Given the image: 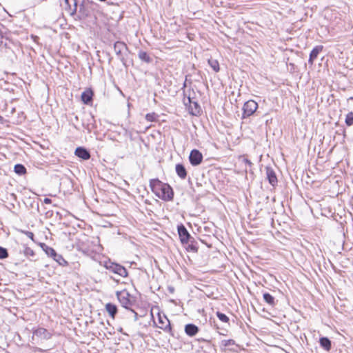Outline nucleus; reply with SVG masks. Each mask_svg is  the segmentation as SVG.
Instances as JSON below:
<instances>
[{
    "label": "nucleus",
    "instance_id": "nucleus-9",
    "mask_svg": "<svg viewBox=\"0 0 353 353\" xmlns=\"http://www.w3.org/2000/svg\"><path fill=\"white\" fill-rule=\"evenodd\" d=\"M203 156L202 153L197 149L191 150L189 155V161L192 166H197L203 161Z\"/></svg>",
    "mask_w": 353,
    "mask_h": 353
},
{
    "label": "nucleus",
    "instance_id": "nucleus-38",
    "mask_svg": "<svg viewBox=\"0 0 353 353\" xmlns=\"http://www.w3.org/2000/svg\"><path fill=\"white\" fill-rule=\"evenodd\" d=\"M23 233L29 238L32 241H34V234L33 232H30V231H24Z\"/></svg>",
    "mask_w": 353,
    "mask_h": 353
},
{
    "label": "nucleus",
    "instance_id": "nucleus-10",
    "mask_svg": "<svg viewBox=\"0 0 353 353\" xmlns=\"http://www.w3.org/2000/svg\"><path fill=\"white\" fill-rule=\"evenodd\" d=\"M114 50L118 58L124 63L125 60L123 56V52L128 51L127 45L123 41H116L114 43Z\"/></svg>",
    "mask_w": 353,
    "mask_h": 353
},
{
    "label": "nucleus",
    "instance_id": "nucleus-1",
    "mask_svg": "<svg viewBox=\"0 0 353 353\" xmlns=\"http://www.w3.org/2000/svg\"><path fill=\"white\" fill-rule=\"evenodd\" d=\"M116 295L121 305L128 310H131L132 307L135 304V298L127 290L117 291Z\"/></svg>",
    "mask_w": 353,
    "mask_h": 353
},
{
    "label": "nucleus",
    "instance_id": "nucleus-11",
    "mask_svg": "<svg viewBox=\"0 0 353 353\" xmlns=\"http://www.w3.org/2000/svg\"><path fill=\"white\" fill-rule=\"evenodd\" d=\"M158 321L159 323L161 324V325L159 326V328L166 332L171 333L172 327L170 322L164 314H161V313H158Z\"/></svg>",
    "mask_w": 353,
    "mask_h": 353
},
{
    "label": "nucleus",
    "instance_id": "nucleus-3",
    "mask_svg": "<svg viewBox=\"0 0 353 353\" xmlns=\"http://www.w3.org/2000/svg\"><path fill=\"white\" fill-rule=\"evenodd\" d=\"M105 267L110 272L117 274L121 276V277H126L128 274L126 268L124 266L117 263H113L110 261L106 262L105 264Z\"/></svg>",
    "mask_w": 353,
    "mask_h": 353
},
{
    "label": "nucleus",
    "instance_id": "nucleus-27",
    "mask_svg": "<svg viewBox=\"0 0 353 353\" xmlns=\"http://www.w3.org/2000/svg\"><path fill=\"white\" fill-rule=\"evenodd\" d=\"M138 57L142 61L147 63H150L152 61V59L150 57L149 54L145 51L139 50L138 52Z\"/></svg>",
    "mask_w": 353,
    "mask_h": 353
},
{
    "label": "nucleus",
    "instance_id": "nucleus-43",
    "mask_svg": "<svg viewBox=\"0 0 353 353\" xmlns=\"http://www.w3.org/2000/svg\"><path fill=\"white\" fill-rule=\"evenodd\" d=\"M3 43V35H1V36L0 37V47H1V46H2Z\"/></svg>",
    "mask_w": 353,
    "mask_h": 353
},
{
    "label": "nucleus",
    "instance_id": "nucleus-12",
    "mask_svg": "<svg viewBox=\"0 0 353 353\" xmlns=\"http://www.w3.org/2000/svg\"><path fill=\"white\" fill-rule=\"evenodd\" d=\"M78 5V0H64V9L71 16H74L75 14H77Z\"/></svg>",
    "mask_w": 353,
    "mask_h": 353
},
{
    "label": "nucleus",
    "instance_id": "nucleus-39",
    "mask_svg": "<svg viewBox=\"0 0 353 353\" xmlns=\"http://www.w3.org/2000/svg\"><path fill=\"white\" fill-rule=\"evenodd\" d=\"M129 310L131 311L132 313H134V319L135 321H137L138 320V314L132 308H131V310Z\"/></svg>",
    "mask_w": 353,
    "mask_h": 353
},
{
    "label": "nucleus",
    "instance_id": "nucleus-6",
    "mask_svg": "<svg viewBox=\"0 0 353 353\" xmlns=\"http://www.w3.org/2000/svg\"><path fill=\"white\" fill-rule=\"evenodd\" d=\"M258 108V104L254 100L246 101L243 106L242 118L245 119L253 114Z\"/></svg>",
    "mask_w": 353,
    "mask_h": 353
},
{
    "label": "nucleus",
    "instance_id": "nucleus-15",
    "mask_svg": "<svg viewBox=\"0 0 353 353\" xmlns=\"http://www.w3.org/2000/svg\"><path fill=\"white\" fill-rule=\"evenodd\" d=\"M94 92L92 88L85 89L81 95V99L85 105H92L93 102Z\"/></svg>",
    "mask_w": 353,
    "mask_h": 353
},
{
    "label": "nucleus",
    "instance_id": "nucleus-25",
    "mask_svg": "<svg viewBox=\"0 0 353 353\" xmlns=\"http://www.w3.org/2000/svg\"><path fill=\"white\" fill-rule=\"evenodd\" d=\"M40 247L43 250V251L51 258L53 257L56 254V250L52 248V247L48 246L45 243H39Z\"/></svg>",
    "mask_w": 353,
    "mask_h": 353
},
{
    "label": "nucleus",
    "instance_id": "nucleus-42",
    "mask_svg": "<svg viewBox=\"0 0 353 353\" xmlns=\"http://www.w3.org/2000/svg\"><path fill=\"white\" fill-rule=\"evenodd\" d=\"M5 121L4 118L0 115V123L3 124Z\"/></svg>",
    "mask_w": 353,
    "mask_h": 353
},
{
    "label": "nucleus",
    "instance_id": "nucleus-36",
    "mask_svg": "<svg viewBox=\"0 0 353 353\" xmlns=\"http://www.w3.org/2000/svg\"><path fill=\"white\" fill-rule=\"evenodd\" d=\"M189 77H190V75H186L185 76V81H184V83L183 84V87H182L183 90H184L185 88H186L188 83H189L190 84L192 83V80L188 79ZM183 94H184V96L185 97V90H183Z\"/></svg>",
    "mask_w": 353,
    "mask_h": 353
},
{
    "label": "nucleus",
    "instance_id": "nucleus-50",
    "mask_svg": "<svg viewBox=\"0 0 353 353\" xmlns=\"http://www.w3.org/2000/svg\"><path fill=\"white\" fill-rule=\"evenodd\" d=\"M349 99L353 100V97H351Z\"/></svg>",
    "mask_w": 353,
    "mask_h": 353
},
{
    "label": "nucleus",
    "instance_id": "nucleus-29",
    "mask_svg": "<svg viewBox=\"0 0 353 353\" xmlns=\"http://www.w3.org/2000/svg\"><path fill=\"white\" fill-rule=\"evenodd\" d=\"M59 265L65 267L67 266L68 263L64 259L62 255L56 252L55 255L52 257Z\"/></svg>",
    "mask_w": 353,
    "mask_h": 353
},
{
    "label": "nucleus",
    "instance_id": "nucleus-31",
    "mask_svg": "<svg viewBox=\"0 0 353 353\" xmlns=\"http://www.w3.org/2000/svg\"><path fill=\"white\" fill-rule=\"evenodd\" d=\"M345 123L348 127L352 126L353 125V112H349L346 114Z\"/></svg>",
    "mask_w": 353,
    "mask_h": 353
},
{
    "label": "nucleus",
    "instance_id": "nucleus-7",
    "mask_svg": "<svg viewBox=\"0 0 353 353\" xmlns=\"http://www.w3.org/2000/svg\"><path fill=\"white\" fill-rule=\"evenodd\" d=\"M158 197L164 201H170L174 198V190L168 184L165 183L159 193Z\"/></svg>",
    "mask_w": 353,
    "mask_h": 353
},
{
    "label": "nucleus",
    "instance_id": "nucleus-47",
    "mask_svg": "<svg viewBox=\"0 0 353 353\" xmlns=\"http://www.w3.org/2000/svg\"><path fill=\"white\" fill-rule=\"evenodd\" d=\"M169 290L172 292L174 291V288H169Z\"/></svg>",
    "mask_w": 353,
    "mask_h": 353
},
{
    "label": "nucleus",
    "instance_id": "nucleus-49",
    "mask_svg": "<svg viewBox=\"0 0 353 353\" xmlns=\"http://www.w3.org/2000/svg\"><path fill=\"white\" fill-rule=\"evenodd\" d=\"M120 332L123 333V328L121 327Z\"/></svg>",
    "mask_w": 353,
    "mask_h": 353
},
{
    "label": "nucleus",
    "instance_id": "nucleus-19",
    "mask_svg": "<svg viewBox=\"0 0 353 353\" xmlns=\"http://www.w3.org/2000/svg\"><path fill=\"white\" fill-rule=\"evenodd\" d=\"M323 46H316L313 49L311 50L308 59V63L311 65H313L314 61L317 58L319 54L323 50Z\"/></svg>",
    "mask_w": 353,
    "mask_h": 353
},
{
    "label": "nucleus",
    "instance_id": "nucleus-13",
    "mask_svg": "<svg viewBox=\"0 0 353 353\" xmlns=\"http://www.w3.org/2000/svg\"><path fill=\"white\" fill-rule=\"evenodd\" d=\"M32 334L42 340H48L52 336V334L50 331L41 327L33 328Z\"/></svg>",
    "mask_w": 353,
    "mask_h": 353
},
{
    "label": "nucleus",
    "instance_id": "nucleus-5",
    "mask_svg": "<svg viewBox=\"0 0 353 353\" xmlns=\"http://www.w3.org/2000/svg\"><path fill=\"white\" fill-rule=\"evenodd\" d=\"M82 125L88 132H91L97 128L96 121L92 113L85 114L82 119Z\"/></svg>",
    "mask_w": 353,
    "mask_h": 353
},
{
    "label": "nucleus",
    "instance_id": "nucleus-28",
    "mask_svg": "<svg viewBox=\"0 0 353 353\" xmlns=\"http://www.w3.org/2000/svg\"><path fill=\"white\" fill-rule=\"evenodd\" d=\"M14 172L17 174H18L19 176H22V175H24L26 173L27 170H26V167L23 164L17 163L14 167Z\"/></svg>",
    "mask_w": 353,
    "mask_h": 353
},
{
    "label": "nucleus",
    "instance_id": "nucleus-37",
    "mask_svg": "<svg viewBox=\"0 0 353 353\" xmlns=\"http://www.w3.org/2000/svg\"><path fill=\"white\" fill-rule=\"evenodd\" d=\"M48 351V350H44V349H42V348L38 347H33L34 352L47 353Z\"/></svg>",
    "mask_w": 353,
    "mask_h": 353
},
{
    "label": "nucleus",
    "instance_id": "nucleus-32",
    "mask_svg": "<svg viewBox=\"0 0 353 353\" xmlns=\"http://www.w3.org/2000/svg\"><path fill=\"white\" fill-rule=\"evenodd\" d=\"M216 315L217 318L221 321H222L223 323H228L229 321V320H230L229 317L226 314H223V313H222V312H221L219 311H217L216 312Z\"/></svg>",
    "mask_w": 353,
    "mask_h": 353
},
{
    "label": "nucleus",
    "instance_id": "nucleus-33",
    "mask_svg": "<svg viewBox=\"0 0 353 353\" xmlns=\"http://www.w3.org/2000/svg\"><path fill=\"white\" fill-rule=\"evenodd\" d=\"M158 115L154 112L148 113L145 115V119L150 122L157 121Z\"/></svg>",
    "mask_w": 353,
    "mask_h": 353
},
{
    "label": "nucleus",
    "instance_id": "nucleus-18",
    "mask_svg": "<svg viewBox=\"0 0 353 353\" xmlns=\"http://www.w3.org/2000/svg\"><path fill=\"white\" fill-rule=\"evenodd\" d=\"M74 154L81 159L82 160H88L90 158V151L82 146H79L75 149Z\"/></svg>",
    "mask_w": 353,
    "mask_h": 353
},
{
    "label": "nucleus",
    "instance_id": "nucleus-35",
    "mask_svg": "<svg viewBox=\"0 0 353 353\" xmlns=\"http://www.w3.org/2000/svg\"><path fill=\"white\" fill-rule=\"evenodd\" d=\"M23 254L26 256H32L34 257L35 256V253L32 249L29 247L26 246L23 250Z\"/></svg>",
    "mask_w": 353,
    "mask_h": 353
},
{
    "label": "nucleus",
    "instance_id": "nucleus-4",
    "mask_svg": "<svg viewBox=\"0 0 353 353\" xmlns=\"http://www.w3.org/2000/svg\"><path fill=\"white\" fill-rule=\"evenodd\" d=\"M183 103L185 105H189V112L192 115L198 116L201 112V108L200 105L197 101H192V99L190 96H188L187 97H184Z\"/></svg>",
    "mask_w": 353,
    "mask_h": 353
},
{
    "label": "nucleus",
    "instance_id": "nucleus-51",
    "mask_svg": "<svg viewBox=\"0 0 353 353\" xmlns=\"http://www.w3.org/2000/svg\"><path fill=\"white\" fill-rule=\"evenodd\" d=\"M39 203H37V210H39Z\"/></svg>",
    "mask_w": 353,
    "mask_h": 353
},
{
    "label": "nucleus",
    "instance_id": "nucleus-45",
    "mask_svg": "<svg viewBox=\"0 0 353 353\" xmlns=\"http://www.w3.org/2000/svg\"><path fill=\"white\" fill-rule=\"evenodd\" d=\"M10 196H11L14 199H16V198H17L16 194H14V193H12V194H10Z\"/></svg>",
    "mask_w": 353,
    "mask_h": 353
},
{
    "label": "nucleus",
    "instance_id": "nucleus-21",
    "mask_svg": "<svg viewBox=\"0 0 353 353\" xmlns=\"http://www.w3.org/2000/svg\"><path fill=\"white\" fill-rule=\"evenodd\" d=\"M175 171H176L177 176L181 179L183 180V179H186L188 173H187L186 168L183 163L176 164Z\"/></svg>",
    "mask_w": 353,
    "mask_h": 353
},
{
    "label": "nucleus",
    "instance_id": "nucleus-2",
    "mask_svg": "<svg viewBox=\"0 0 353 353\" xmlns=\"http://www.w3.org/2000/svg\"><path fill=\"white\" fill-rule=\"evenodd\" d=\"M219 347L222 353H236L239 345L234 339H223L219 342Z\"/></svg>",
    "mask_w": 353,
    "mask_h": 353
},
{
    "label": "nucleus",
    "instance_id": "nucleus-26",
    "mask_svg": "<svg viewBox=\"0 0 353 353\" xmlns=\"http://www.w3.org/2000/svg\"><path fill=\"white\" fill-rule=\"evenodd\" d=\"M263 300L266 303L269 305L274 307L276 304V301H275L274 297L270 294L269 292H264L263 294Z\"/></svg>",
    "mask_w": 353,
    "mask_h": 353
},
{
    "label": "nucleus",
    "instance_id": "nucleus-30",
    "mask_svg": "<svg viewBox=\"0 0 353 353\" xmlns=\"http://www.w3.org/2000/svg\"><path fill=\"white\" fill-rule=\"evenodd\" d=\"M208 64L210 65V67L213 69L214 72H219L220 70L219 68V63L217 60L216 59H209L208 60Z\"/></svg>",
    "mask_w": 353,
    "mask_h": 353
},
{
    "label": "nucleus",
    "instance_id": "nucleus-46",
    "mask_svg": "<svg viewBox=\"0 0 353 353\" xmlns=\"http://www.w3.org/2000/svg\"><path fill=\"white\" fill-rule=\"evenodd\" d=\"M74 119L75 121H79V117L77 115H75Z\"/></svg>",
    "mask_w": 353,
    "mask_h": 353
},
{
    "label": "nucleus",
    "instance_id": "nucleus-44",
    "mask_svg": "<svg viewBox=\"0 0 353 353\" xmlns=\"http://www.w3.org/2000/svg\"><path fill=\"white\" fill-rule=\"evenodd\" d=\"M32 38L33 39V40L34 41H37V40L39 39V37L37 36H34V35H32Z\"/></svg>",
    "mask_w": 353,
    "mask_h": 353
},
{
    "label": "nucleus",
    "instance_id": "nucleus-34",
    "mask_svg": "<svg viewBox=\"0 0 353 353\" xmlns=\"http://www.w3.org/2000/svg\"><path fill=\"white\" fill-rule=\"evenodd\" d=\"M9 256L8 251L6 248L0 246V259H5Z\"/></svg>",
    "mask_w": 353,
    "mask_h": 353
},
{
    "label": "nucleus",
    "instance_id": "nucleus-41",
    "mask_svg": "<svg viewBox=\"0 0 353 353\" xmlns=\"http://www.w3.org/2000/svg\"><path fill=\"white\" fill-rule=\"evenodd\" d=\"M244 161H245V163L246 165H250V166H251V165H252V162H251L249 159H244Z\"/></svg>",
    "mask_w": 353,
    "mask_h": 353
},
{
    "label": "nucleus",
    "instance_id": "nucleus-14",
    "mask_svg": "<svg viewBox=\"0 0 353 353\" xmlns=\"http://www.w3.org/2000/svg\"><path fill=\"white\" fill-rule=\"evenodd\" d=\"M165 183H163L159 179H152L150 180V188L152 192L158 196L159 193H160L161 190L163 187Z\"/></svg>",
    "mask_w": 353,
    "mask_h": 353
},
{
    "label": "nucleus",
    "instance_id": "nucleus-52",
    "mask_svg": "<svg viewBox=\"0 0 353 353\" xmlns=\"http://www.w3.org/2000/svg\"><path fill=\"white\" fill-rule=\"evenodd\" d=\"M2 35V32L0 30V37Z\"/></svg>",
    "mask_w": 353,
    "mask_h": 353
},
{
    "label": "nucleus",
    "instance_id": "nucleus-24",
    "mask_svg": "<svg viewBox=\"0 0 353 353\" xmlns=\"http://www.w3.org/2000/svg\"><path fill=\"white\" fill-rule=\"evenodd\" d=\"M105 310L112 319H114L118 312L117 306L112 303H108L105 305Z\"/></svg>",
    "mask_w": 353,
    "mask_h": 353
},
{
    "label": "nucleus",
    "instance_id": "nucleus-17",
    "mask_svg": "<svg viewBox=\"0 0 353 353\" xmlns=\"http://www.w3.org/2000/svg\"><path fill=\"white\" fill-rule=\"evenodd\" d=\"M79 1V5H78V17L79 19H83L89 16L90 11L88 8L85 6L84 0H78Z\"/></svg>",
    "mask_w": 353,
    "mask_h": 353
},
{
    "label": "nucleus",
    "instance_id": "nucleus-8",
    "mask_svg": "<svg viewBox=\"0 0 353 353\" xmlns=\"http://www.w3.org/2000/svg\"><path fill=\"white\" fill-rule=\"evenodd\" d=\"M177 232L181 244L184 245L188 243L192 236L183 224L180 223L177 225Z\"/></svg>",
    "mask_w": 353,
    "mask_h": 353
},
{
    "label": "nucleus",
    "instance_id": "nucleus-48",
    "mask_svg": "<svg viewBox=\"0 0 353 353\" xmlns=\"http://www.w3.org/2000/svg\"><path fill=\"white\" fill-rule=\"evenodd\" d=\"M74 128L78 129V128L77 127V125L75 124H74Z\"/></svg>",
    "mask_w": 353,
    "mask_h": 353
},
{
    "label": "nucleus",
    "instance_id": "nucleus-22",
    "mask_svg": "<svg viewBox=\"0 0 353 353\" xmlns=\"http://www.w3.org/2000/svg\"><path fill=\"white\" fill-rule=\"evenodd\" d=\"M185 250L189 252L196 253L199 250L198 242L194 239V237H191L188 243L186 244Z\"/></svg>",
    "mask_w": 353,
    "mask_h": 353
},
{
    "label": "nucleus",
    "instance_id": "nucleus-20",
    "mask_svg": "<svg viewBox=\"0 0 353 353\" xmlns=\"http://www.w3.org/2000/svg\"><path fill=\"white\" fill-rule=\"evenodd\" d=\"M199 331V327L193 323L185 325V332L189 336H194Z\"/></svg>",
    "mask_w": 353,
    "mask_h": 353
},
{
    "label": "nucleus",
    "instance_id": "nucleus-40",
    "mask_svg": "<svg viewBox=\"0 0 353 353\" xmlns=\"http://www.w3.org/2000/svg\"><path fill=\"white\" fill-rule=\"evenodd\" d=\"M43 203H46V204H50L52 203V199H50V198L46 197L43 199Z\"/></svg>",
    "mask_w": 353,
    "mask_h": 353
},
{
    "label": "nucleus",
    "instance_id": "nucleus-16",
    "mask_svg": "<svg viewBox=\"0 0 353 353\" xmlns=\"http://www.w3.org/2000/svg\"><path fill=\"white\" fill-rule=\"evenodd\" d=\"M265 171H266V178L269 182V183L274 187L277 185L278 180L276 175V173L273 168L270 166H266L265 167Z\"/></svg>",
    "mask_w": 353,
    "mask_h": 353
},
{
    "label": "nucleus",
    "instance_id": "nucleus-23",
    "mask_svg": "<svg viewBox=\"0 0 353 353\" xmlns=\"http://www.w3.org/2000/svg\"><path fill=\"white\" fill-rule=\"evenodd\" d=\"M320 346L326 351H330L332 348V341L328 337L322 336L319 339Z\"/></svg>",
    "mask_w": 353,
    "mask_h": 353
}]
</instances>
